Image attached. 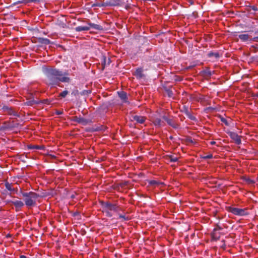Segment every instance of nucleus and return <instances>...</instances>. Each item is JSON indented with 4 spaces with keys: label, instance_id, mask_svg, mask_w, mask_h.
I'll return each mask as SVG.
<instances>
[{
    "label": "nucleus",
    "instance_id": "obj_1",
    "mask_svg": "<svg viewBox=\"0 0 258 258\" xmlns=\"http://www.w3.org/2000/svg\"><path fill=\"white\" fill-rule=\"evenodd\" d=\"M42 71L46 76V83L51 87L59 86L60 82L69 83L70 78L66 73L54 68L43 67Z\"/></svg>",
    "mask_w": 258,
    "mask_h": 258
},
{
    "label": "nucleus",
    "instance_id": "obj_2",
    "mask_svg": "<svg viewBox=\"0 0 258 258\" xmlns=\"http://www.w3.org/2000/svg\"><path fill=\"white\" fill-rule=\"evenodd\" d=\"M21 194L23 197L25 205L29 208L37 206V201L40 196L35 192H24L21 191Z\"/></svg>",
    "mask_w": 258,
    "mask_h": 258
},
{
    "label": "nucleus",
    "instance_id": "obj_3",
    "mask_svg": "<svg viewBox=\"0 0 258 258\" xmlns=\"http://www.w3.org/2000/svg\"><path fill=\"white\" fill-rule=\"evenodd\" d=\"M101 205L103 212L105 213L107 217H111L112 216V211L115 212H118V211L119 207L110 202L101 201Z\"/></svg>",
    "mask_w": 258,
    "mask_h": 258
},
{
    "label": "nucleus",
    "instance_id": "obj_4",
    "mask_svg": "<svg viewBox=\"0 0 258 258\" xmlns=\"http://www.w3.org/2000/svg\"><path fill=\"white\" fill-rule=\"evenodd\" d=\"M87 24H88V26H78L75 28V30L77 32H81V31H88L91 28L95 29L96 30H102L103 29V28L101 26L97 24H95L94 23H92L90 22L89 20H88L87 22Z\"/></svg>",
    "mask_w": 258,
    "mask_h": 258
},
{
    "label": "nucleus",
    "instance_id": "obj_5",
    "mask_svg": "<svg viewBox=\"0 0 258 258\" xmlns=\"http://www.w3.org/2000/svg\"><path fill=\"white\" fill-rule=\"evenodd\" d=\"M226 210L228 212H231L236 216H243L248 214L247 209L246 208L240 209L231 206H228L226 207Z\"/></svg>",
    "mask_w": 258,
    "mask_h": 258
},
{
    "label": "nucleus",
    "instance_id": "obj_6",
    "mask_svg": "<svg viewBox=\"0 0 258 258\" xmlns=\"http://www.w3.org/2000/svg\"><path fill=\"white\" fill-rule=\"evenodd\" d=\"M150 120L156 126L160 127L165 125L164 122L155 114L150 117Z\"/></svg>",
    "mask_w": 258,
    "mask_h": 258
},
{
    "label": "nucleus",
    "instance_id": "obj_7",
    "mask_svg": "<svg viewBox=\"0 0 258 258\" xmlns=\"http://www.w3.org/2000/svg\"><path fill=\"white\" fill-rule=\"evenodd\" d=\"M2 109L5 113L9 115H13L14 116H19L18 112L14 110L12 107H10L7 105H4Z\"/></svg>",
    "mask_w": 258,
    "mask_h": 258
},
{
    "label": "nucleus",
    "instance_id": "obj_8",
    "mask_svg": "<svg viewBox=\"0 0 258 258\" xmlns=\"http://www.w3.org/2000/svg\"><path fill=\"white\" fill-rule=\"evenodd\" d=\"M228 134L230 137L234 141L237 145H240L241 143L240 136H238L236 133L229 132Z\"/></svg>",
    "mask_w": 258,
    "mask_h": 258
},
{
    "label": "nucleus",
    "instance_id": "obj_9",
    "mask_svg": "<svg viewBox=\"0 0 258 258\" xmlns=\"http://www.w3.org/2000/svg\"><path fill=\"white\" fill-rule=\"evenodd\" d=\"M74 121L79 123H80L83 125H86L91 122L90 119H86L80 116H75Z\"/></svg>",
    "mask_w": 258,
    "mask_h": 258
},
{
    "label": "nucleus",
    "instance_id": "obj_10",
    "mask_svg": "<svg viewBox=\"0 0 258 258\" xmlns=\"http://www.w3.org/2000/svg\"><path fill=\"white\" fill-rule=\"evenodd\" d=\"M5 186L6 189L11 192L10 194V195L11 197H12L11 194L12 193H17V192L18 189L17 188H14L13 187V185L12 183H9L8 181H6L5 182Z\"/></svg>",
    "mask_w": 258,
    "mask_h": 258
},
{
    "label": "nucleus",
    "instance_id": "obj_11",
    "mask_svg": "<svg viewBox=\"0 0 258 258\" xmlns=\"http://www.w3.org/2000/svg\"><path fill=\"white\" fill-rule=\"evenodd\" d=\"M38 104H40L39 101L37 100H35L33 96L27 98V101L25 102V105L31 106Z\"/></svg>",
    "mask_w": 258,
    "mask_h": 258
},
{
    "label": "nucleus",
    "instance_id": "obj_12",
    "mask_svg": "<svg viewBox=\"0 0 258 258\" xmlns=\"http://www.w3.org/2000/svg\"><path fill=\"white\" fill-rule=\"evenodd\" d=\"M12 205L15 207L16 210L17 211H19L20 209L23 207L25 204L21 201L16 200L14 201V202H12Z\"/></svg>",
    "mask_w": 258,
    "mask_h": 258
},
{
    "label": "nucleus",
    "instance_id": "obj_13",
    "mask_svg": "<svg viewBox=\"0 0 258 258\" xmlns=\"http://www.w3.org/2000/svg\"><path fill=\"white\" fill-rule=\"evenodd\" d=\"M118 96L123 102L128 103L127 94L125 92L121 91L118 92Z\"/></svg>",
    "mask_w": 258,
    "mask_h": 258
},
{
    "label": "nucleus",
    "instance_id": "obj_14",
    "mask_svg": "<svg viewBox=\"0 0 258 258\" xmlns=\"http://www.w3.org/2000/svg\"><path fill=\"white\" fill-rule=\"evenodd\" d=\"M146 118L145 117L142 116L135 115L133 116L134 120L139 123H143L145 122Z\"/></svg>",
    "mask_w": 258,
    "mask_h": 258
},
{
    "label": "nucleus",
    "instance_id": "obj_15",
    "mask_svg": "<svg viewBox=\"0 0 258 258\" xmlns=\"http://www.w3.org/2000/svg\"><path fill=\"white\" fill-rule=\"evenodd\" d=\"M167 123L174 128H177L179 127V125L172 119L169 118L167 120Z\"/></svg>",
    "mask_w": 258,
    "mask_h": 258
},
{
    "label": "nucleus",
    "instance_id": "obj_16",
    "mask_svg": "<svg viewBox=\"0 0 258 258\" xmlns=\"http://www.w3.org/2000/svg\"><path fill=\"white\" fill-rule=\"evenodd\" d=\"M183 111L191 120H195L196 119V117L191 115V114L190 113V111L188 110L187 107H184Z\"/></svg>",
    "mask_w": 258,
    "mask_h": 258
},
{
    "label": "nucleus",
    "instance_id": "obj_17",
    "mask_svg": "<svg viewBox=\"0 0 258 258\" xmlns=\"http://www.w3.org/2000/svg\"><path fill=\"white\" fill-rule=\"evenodd\" d=\"M28 148L31 150H44L45 147L44 146H39V145H28Z\"/></svg>",
    "mask_w": 258,
    "mask_h": 258
},
{
    "label": "nucleus",
    "instance_id": "obj_18",
    "mask_svg": "<svg viewBox=\"0 0 258 258\" xmlns=\"http://www.w3.org/2000/svg\"><path fill=\"white\" fill-rule=\"evenodd\" d=\"M134 75L138 78V79H141L144 77V75L143 74V71L142 69L141 68H139L136 70V72H135Z\"/></svg>",
    "mask_w": 258,
    "mask_h": 258
},
{
    "label": "nucleus",
    "instance_id": "obj_19",
    "mask_svg": "<svg viewBox=\"0 0 258 258\" xmlns=\"http://www.w3.org/2000/svg\"><path fill=\"white\" fill-rule=\"evenodd\" d=\"M238 38L242 41H247L249 40V35L247 34H240L238 36Z\"/></svg>",
    "mask_w": 258,
    "mask_h": 258
},
{
    "label": "nucleus",
    "instance_id": "obj_20",
    "mask_svg": "<svg viewBox=\"0 0 258 258\" xmlns=\"http://www.w3.org/2000/svg\"><path fill=\"white\" fill-rule=\"evenodd\" d=\"M39 42L44 44H49L50 43V40L45 38H39Z\"/></svg>",
    "mask_w": 258,
    "mask_h": 258
},
{
    "label": "nucleus",
    "instance_id": "obj_21",
    "mask_svg": "<svg viewBox=\"0 0 258 258\" xmlns=\"http://www.w3.org/2000/svg\"><path fill=\"white\" fill-rule=\"evenodd\" d=\"M107 6H108V4L106 3L96 2L92 5V7H106Z\"/></svg>",
    "mask_w": 258,
    "mask_h": 258
},
{
    "label": "nucleus",
    "instance_id": "obj_22",
    "mask_svg": "<svg viewBox=\"0 0 258 258\" xmlns=\"http://www.w3.org/2000/svg\"><path fill=\"white\" fill-rule=\"evenodd\" d=\"M208 55L210 57H214L216 58L219 57V54L218 52H210Z\"/></svg>",
    "mask_w": 258,
    "mask_h": 258
},
{
    "label": "nucleus",
    "instance_id": "obj_23",
    "mask_svg": "<svg viewBox=\"0 0 258 258\" xmlns=\"http://www.w3.org/2000/svg\"><path fill=\"white\" fill-rule=\"evenodd\" d=\"M149 184L151 185H159L164 184V183L162 182H159V181H158L156 180H153L150 181Z\"/></svg>",
    "mask_w": 258,
    "mask_h": 258
},
{
    "label": "nucleus",
    "instance_id": "obj_24",
    "mask_svg": "<svg viewBox=\"0 0 258 258\" xmlns=\"http://www.w3.org/2000/svg\"><path fill=\"white\" fill-rule=\"evenodd\" d=\"M167 157L169 161L171 162H175L178 160V158L173 155H168Z\"/></svg>",
    "mask_w": 258,
    "mask_h": 258
},
{
    "label": "nucleus",
    "instance_id": "obj_25",
    "mask_svg": "<svg viewBox=\"0 0 258 258\" xmlns=\"http://www.w3.org/2000/svg\"><path fill=\"white\" fill-rule=\"evenodd\" d=\"M68 93L69 92L68 91L64 90L59 94V96L62 98H64L68 94Z\"/></svg>",
    "mask_w": 258,
    "mask_h": 258
},
{
    "label": "nucleus",
    "instance_id": "obj_26",
    "mask_svg": "<svg viewBox=\"0 0 258 258\" xmlns=\"http://www.w3.org/2000/svg\"><path fill=\"white\" fill-rule=\"evenodd\" d=\"M40 102V103H43V104H49L50 101L48 99H43L42 100H39Z\"/></svg>",
    "mask_w": 258,
    "mask_h": 258
},
{
    "label": "nucleus",
    "instance_id": "obj_27",
    "mask_svg": "<svg viewBox=\"0 0 258 258\" xmlns=\"http://www.w3.org/2000/svg\"><path fill=\"white\" fill-rule=\"evenodd\" d=\"M119 218L122 219L124 221H127L129 220V218L128 217H125L124 215H122L121 214L119 215Z\"/></svg>",
    "mask_w": 258,
    "mask_h": 258
},
{
    "label": "nucleus",
    "instance_id": "obj_28",
    "mask_svg": "<svg viewBox=\"0 0 258 258\" xmlns=\"http://www.w3.org/2000/svg\"><path fill=\"white\" fill-rule=\"evenodd\" d=\"M212 236H213V237L214 238H215V239H218V237H217V233L216 232V229H214V232H213Z\"/></svg>",
    "mask_w": 258,
    "mask_h": 258
},
{
    "label": "nucleus",
    "instance_id": "obj_29",
    "mask_svg": "<svg viewBox=\"0 0 258 258\" xmlns=\"http://www.w3.org/2000/svg\"><path fill=\"white\" fill-rule=\"evenodd\" d=\"M221 121L224 123L226 125H228L227 120L224 118H222L221 119Z\"/></svg>",
    "mask_w": 258,
    "mask_h": 258
},
{
    "label": "nucleus",
    "instance_id": "obj_30",
    "mask_svg": "<svg viewBox=\"0 0 258 258\" xmlns=\"http://www.w3.org/2000/svg\"><path fill=\"white\" fill-rule=\"evenodd\" d=\"M12 202H14V201H12L10 200H8L5 201V203L6 204H12Z\"/></svg>",
    "mask_w": 258,
    "mask_h": 258
},
{
    "label": "nucleus",
    "instance_id": "obj_31",
    "mask_svg": "<svg viewBox=\"0 0 258 258\" xmlns=\"http://www.w3.org/2000/svg\"><path fill=\"white\" fill-rule=\"evenodd\" d=\"M251 40H252L253 41H255V42H258V36L254 37L253 38H252L251 39Z\"/></svg>",
    "mask_w": 258,
    "mask_h": 258
},
{
    "label": "nucleus",
    "instance_id": "obj_32",
    "mask_svg": "<svg viewBox=\"0 0 258 258\" xmlns=\"http://www.w3.org/2000/svg\"><path fill=\"white\" fill-rule=\"evenodd\" d=\"M63 113V111H60V110H56V114H57V115H61Z\"/></svg>",
    "mask_w": 258,
    "mask_h": 258
},
{
    "label": "nucleus",
    "instance_id": "obj_33",
    "mask_svg": "<svg viewBox=\"0 0 258 258\" xmlns=\"http://www.w3.org/2000/svg\"><path fill=\"white\" fill-rule=\"evenodd\" d=\"M163 119L165 120L166 122H167V120H168V119L169 118L167 117V116H166V115H164L163 117H162Z\"/></svg>",
    "mask_w": 258,
    "mask_h": 258
},
{
    "label": "nucleus",
    "instance_id": "obj_34",
    "mask_svg": "<svg viewBox=\"0 0 258 258\" xmlns=\"http://www.w3.org/2000/svg\"><path fill=\"white\" fill-rule=\"evenodd\" d=\"M24 2L23 1H18L17 2L15 3V4H22Z\"/></svg>",
    "mask_w": 258,
    "mask_h": 258
},
{
    "label": "nucleus",
    "instance_id": "obj_35",
    "mask_svg": "<svg viewBox=\"0 0 258 258\" xmlns=\"http://www.w3.org/2000/svg\"><path fill=\"white\" fill-rule=\"evenodd\" d=\"M212 157V155H208L206 157V158H208V159H210V158H211Z\"/></svg>",
    "mask_w": 258,
    "mask_h": 258
},
{
    "label": "nucleus",
    "instance_id": "obj_36",
    "mask_svg": "<svg viewBox=\"0 0 258 258\" xmlns=\"http://www.w3.org/2000/svg\"><path fill=\"white\" fill-rule=\"evenodd\" d=\"M211 144L213 145H215L216 144V142L215 141H212L211 142Z\"/></svg>",
    "mask_w": 258,
    "mask_h": 258
},
{
    "label": "nucleus",
    "instance_id": "obj_37",
    "mask_svg": "<svg viewBox=\"0 0 258 258\" xmlns=\"http://www.w3.org/2000/svg\"><path fill=\"white\" fill-rule=\"evenodd\" d=\"M207 74H208V75H209V76L211 75V72H210V71H208V72H207Z\"/></svg>",
    "mask_w": 258,
    "mask_h": 258
},
{
    "label": "nucleus",
    "instance_id": "obj_38",
    "mask_svg": "<svg viewBox=\"0 0 258 258\" xmlns=\"http://www.w3.org/2000/svg\"><path fill=\"white\" fill-rule=\"evenodd\" d=\"M252 10H253L254 11H256L257 10V9L256 8H255L254 7H253L252 8Z\"/></svg>",
    "mask_w": 258,
    "mask_h": 258
},
{
    "label": "nucleus",
    "instance_id": "obj_39",
    "mask_svg": "<svg viewBox=\"0 0 258 258\" xmlns=\"http://www.w3.org/2000/svg\"><path fill=\"white\" fill-rule=\"evenodd\" d=\"M20 257H21V258H25V257H26V256H24V255H21Z\"/></svg>",
    "mask_w": 258,
    "mask_h": 258
},
{
    "label": "nucleus",
    "instance_id": "obj_40",
    "mask_svg": "<svg viewBox=\"0 0 258 258\" xmlns=\"http://www.w3.org/2000/svg\"><path fill=\"white\" fill-rule=\"evenodd\" d=\"M255 34H258V31H255Z\"/></svg>",
    "mask_w": 258,
    "mask_h": 258
},
{
    "label": "nucleus",
    "instance_id": "obj_41",
    "mask_svg": "<svg viewBox=\"0 0 258 258\" xmlns=\"http://www.w3.org/2000/svg\"><path fill=\"white\" fill-rule=\"evenodd\" d=\"M170 95H171V92H170V93H169V96H170Z\"/></svg>",
    "mask_w": 258,
    "mask_h": 258
},
{
    "label": "nucleus",
    "instance_id": "obj_42",
    "mask_svg": "<svg viewBox=\"0 0 258 258\" xmlns=\"http://www.w3.org/2000/svg\"><path fill=\"white\" fill-rule=\"evenodd\" d=\"M170 95H171V92H170V93H169V96H170Z\"/></svg>",
    "mask_w": 258,
    "mask_h": 258
},
{
    "label": "nucleus",
    "instance_id": "obj_43",
    "mask_svg": "<svg viewBox=\"0 0 258 258\" xmlns=\"http://www.w3.org/2000/svg\"><path fill=\"white\" fill-rule=\"evenodd\" d=\"M170 95H171V92H170V93H169V96H170Z\"/></svg>",
    "mask_w": 258,
    "mask_h": 258
},
{
    "label": "nucleus",
    "instance_id": "obj_44",
    "mask_svg": "<svg viewBox=\"0 0 258 258\" xmlns=\"http://www.w3.org/2000/svg\"><path fill=\"white\" fill-rule=\"evenodd\" d=\"M189 141H190V142L191 143H193V142H192V140H191V139H190V140H189Z\"/></svg>",
    "mask_w": 258,
    "mask_h": 258
},
{
    "label": "nucleus",
    "instance_id": "obj_45",
    "mask_svg": "<svg viewBox=\"0 0 258 258\" xmlns=\"http://www.w3.org/2000/svg\"><path fill=\"white\" fill-rule=\"evenodd\" d=\"M218 229L221 230V229H222V228H221V227H218Z\"/></svg>",
    "mask_w": 258,
    "mask_h": 258
},
{
    "label": "nucleus",
    "instance_id": "obj_46",
    "mask_svg": "<svg viewBox=\"0 0 258 258\" xmlns=\"http://www.w3.org/2000/svg\"><path fill=\"white\" fill-rule=\"evenodd\" d=\"M2 210V208H0V212Z\"/></svg>",
    "mask_w": 258,
    "mask_h": 258
}]
</instances>
